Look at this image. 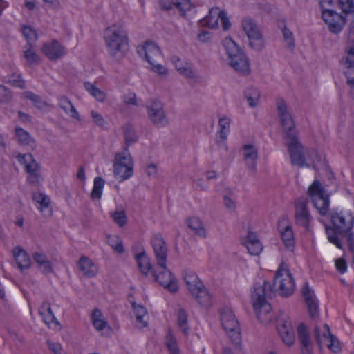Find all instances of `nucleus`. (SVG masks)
<instances>
[{"mask_svg":"<svg viewBox=\"0 0 354 354\" xmlns=\"http://www.w3.org/2000/svg\"><path fill=\"white\" fill-rule=\"evenodd\" d=\"M331 221L333 227L326 226V232L328 241L338 248L342 249V245L337 237V234L344 236L351 231L354 225V216L351 212H335L331 214Z\"/></svg>","mask_w":354,"mask_h":354,"instance_id":"f257e3e1","label":"nucleus"},{"mask_svg":"<svg viewBox=\"0 0 354 354\" xmlns=\"http://www.w3.org/2000/svg\"><path fill=\"white\" fill-rule=\"evenodd\" d=\"M104 38L108 52L112 57L128 48V34L122 24H115L107 27L104 31Z\"/></svg>","mask_w":354,"mask_h":354,"instance_id":"f03ea898","label":"nucleus"},{"mask_svg":"<svg viewBox=\"0 0 354 354\" xmlns=\"http://www.w3.org/2000/svg\"><path fill=\"white\" fill-rule=\"evenodd\" d=\"M268 288H269L268 291L272 293V287L268 281H264L263 285L255 283L252 292L253 307L256 310L257 317L261 322L263 323L269 322L272 319V317L269 315L271 306L267 303L266 299L268 295L266 292Z\"/></svg>","mask_w":354,"mask_h":354,"instance_id":"7ed1b4c3","label":"nucleus"},{"mask_svg":"<svg viewBox=\"0 0 354 354\" xmlns=\"http://www.w3.org/2000/svg\"><path fill=\"white\" fill-rule=\"evenodd\" d=\"M223 45L228 56L230 66L240 74L249 75L250 60L244 51L230 37L223 39Z\"/></svg>","mask_w":354,"mask_h":354,"instance_id":"20e7f679","label":"nucleus"},{"mask_svg":"<svg viewBox=\"0 0 354 354\" xmlns=\"http://www.w3.org/2000/svg\"><path fill=\"white\" fill-rule=\"evenodd\" d=\"M183 278L188 290L196 301L202 306H210L211 295L196 274L193 271L186 270L184 272Z\"/></svg>","mask_w":354,"mask_h":354,"instance_id":"39448f33","label":"nucleus"},{"mask_svg":"<svg viewBox=\"0 0 354 354\" xmlns=\"http://www.w3.org/2000/svg\"><path fill=\"white\" fill-rule=\"evenodd\" d=\"M308 194L314 207L322 216H325L329 208V195L318 180H315L308 189Z\"/></svg>","mask_w":354,"mask_h":354,"instance_id":"423d86ee","label":"nucleus"},{"mask_svg":"<svg viewBox=\"0 0 354 354\" xmlns=\"http://www.w3.org/2000/svg\"><path fill=\"white\" fill-rule=\"evenodd\" d=\"M241 25L248 38L250 47L257 52L264 49L266 42L263 36L254 21L250 17H246L242 20Z\"/></svg>","mask_w":354,"mask_h":354,"instance_id":"0eeeda50","label":"nucleus"},{"mask_svg":"<svg viewBox=\"0 0 354 354\" xmlns=\"http://www.w3.org/2000/svg\"><path fill=\"white\" fill-rule=\"evenodd\" d=\"M221 322L223 329L234 343H239L241 339L240 328L232 310L228 308H223L220 314Z\"/></svg>","mask_w":354,"mask_h":354,"instance_id":"6e6552de","label":"nucleus"},{"mask_svg":"<svg viewBox=\"0 0 354 354\" xmlns=\"http://www.w3.org/2000/svg\"><path fill=\"white\" fill-rule=\"evenodd\" d=\"M278 115L281 124L286 133V140L297 137V131L291 113L288 109V106L283 98H277L276 100Z\"/></svg>","mask_w":354,"mask_h":354,"instance_id":"1a4fd4ad","label":"nucleus"},{"mask_svg":"<svg viewBox=\"0 0 354 354\" xmlns=\"http://www.w3.org/2000/svg\"><path fill=\"white\" fill-rule=\"evenodd\" d=\"M274 286H277L279 295L283 297L291 295L295 290V281L290 270L283 267V264L277 270L274 278Z\"/></svg>","mask_w":354,"mask_h":354,"instance_id":"9d476101","label":"nucleus"},{"mask_svg":"<svg viewBox=\"0 0 354 354\" xmlns=\"http://www.w3.org/2000/svg\"><path fill=\"white\" fill-rule=\"evenodd\" d=\"M148 118L153 125L163 127L169 124V120L163 109L162 103L158 100H150L146 105Z\"/></svg>","mask_w":354,"mask_h":354,"instance_id":"9b49d317","label":"nucleus"},{"mask_svg":"<svg viewBox=\"0 0 354 354\" xmlns=\"http://www.w3.org/2000/svg\"><path fill=\"white\" fill-rule=\"evenodd\" d=\"M286 145L288 147V151L290 154V162L292 165L299 167H310V165L306 162L305 158L304 147L300 143L297 137H292V138L286 140Z\"/></svg>","mask_w":354,"mask_h":354,"instance_id":"f8f14e48","label":"nucleus"},{"mask_svg":"<svg viewBox=\"0 0 354 354\" xmlns=\"http://www.w3.org/2000/svg\"><path fill=\"white\" fill-rule=\"evenodd\" d=\"M133 162L129 154H117L114 162V175L119 181H124L133 175Z\"/></svg>","mask_w":354,"mask_h":354,"instance_id":"ddd939ff","label":"nucleus"},{"mask_svg":"<svg viewBox=\"0 0 354 354\" xmlns=\"http://www.w3.org/2000/svg\"><path fill=\"white\" fill-rule=\"evenodd\" d=\"M322 17L328 25L329 31L334 34L339 33L346 22V18L343 15L327 8H322Z\"/></svg>","mask_w":354,"mask_h":354,"instance_id":"4468645a","label":"nucleus"},{"mask_svg":"<svg viewBox=\"0 0 354 354\" xmlns=\"http://www.w3.org/2000/svg\"><path fill=\"white\" fill-rule=\"evenodd\" d=\"M308 200L305 198H300L295 201V220L297 226L304 227L306 231L309 230V224L312 221L308 208Z\"/></svg>","mask_w":354,"mask_h":354,"instance_id":"2eb2a0df","label":"nucleus"},{"mask_svg":"<svg viewBox=\"0 0 354 354\" xmlns=\"http://www.w3.org/2000/svg\"><path fill=\"white\" fill-rule=\"evenodd\" d=\"M156 266L158 268H165L167 260L168 248L165 241L160 234H154L151 240Z\"/></svg>","mask_w":354,"mask_h":354,"instance_id":"dca6fc26","label":"nucleus"},{"mask_svg":"<svg viewBox=\"0 0 354 354\" xmlns=\"http://www.w3.org/2000/svg\"><path fill=\"white\" fill-rule=\"evenodd\" d=\"M137 53L140 57H144L149 64H154L162 59V55L159 47L153 42L147 41L142 46H138Z\"/></svg>","mask_w":354,"mask_h":354,"instance_id":"f3484780","label":"nucleus"},{"mask_svg":"<svg viewBox=\"0 0 354 354\" xmlns=\"http://www.w3.org/2000/svg\"><path fill=\"white\" fill-rule=\"evenodd\" d=\"M160 268L162 270L158 273L155 270L153 271L152 275L154 279L170 292H176L178 289V282L171 272L167 269V263H165V268Z\"/></svg>","mask_w":354,"mask_h":354,"instance_id":"a211bd4d","label":"nucleus"},{"mask_svg":"<svg viewBox=\"0 0 354 354\" xmlns=\"http://www.w3.org/2000/svg\"><path fill=\"white\" fill-rule=\"evenodd\" d=\"M17 158L18 161L24 165L26 171L29 174V180L32 183L38 182L39 176L38 171L39 165L33 156L30 153L19 154Z\"/></svg>","mask_w":354,"mask_h":354,"instance_id":"6ab92c4d","label":"nucleus"},{"mask_svg":"<svg viewBox=\"0 0 354 354\" xmlns=\"http://www.w3.org/2000/svg\"><path fill=\"white\" fill-rule=\"evenodd\" d=\"M41 50L51 61H57L66 53L65 48L56 39L44 44Z\"/></svg>","mask_w":354,"mask_h":354,"instance_id":"aec40b11","label":"nucleus"},{"mask_svg":"<svg viewBox=\"0 0 354 354\" xmlns=\"http://www.w3.org/2000/svg\"><path fill=\"white\" fill-rule=\"evenodd\" d=\"M278 228L283 242L287 249L293 251L295 248V239L292 227L288 224V219L285 217L281 218L278 222Z\"/></svg>","mask_w":354,"mask_h":354,"instance_id":"412c9836","label":"nucleus"},{"mask_svg":"<svg viewBox=\"0 0 354 354\" xmlns=\"http://www.w3.org/2000/svg\"><path fill=\"white\" fill-rule=\"evenodd\" d=\"M302 295L308 307L309 314L312 319H315L319 317L318 302L314 295V292L306 282L302 288Z\"/></svg>","mask_w":354,"mask_h":354,"instance_id":"4be33fe9","label":"nucleus"},{"mask_svg":"<svg viewBox=\"0 0 354 354\" xmlns=\"http://www.w3.org/2000/svg\"><path fill=\"white\" fill-rule=\"evenodd\" d=\"M277 330L283 342L291 346L295 341V333L290 322L288 319H279Z\"/></svg>","mask_w":354,"mask_h":354,"instance_id":"5701e85b","label":"nucleus"},{"mask_svg":"<svg viewBox=\"0 0 354 354\" xmlns=\"http://www.w3.org/2000/svg\"><path fill=\"white\" fill-rule=\"evenodd\" d=\"M159 4L160 7L165 10H171L174 6L181 12L182 15H185L187 11L195 6L191 0H171V3L167 0H160Z\"/></svg>","mask_w":354,"mask_h":354,"instance_id":"b1692460","label":"nucleus"},{"mask_svg":"<svg viewBox=\"0 0 354 354\" xmlns=\"http://www.w3.org/2000/svg\"><path fill=\"white\" fill-rule=\"evenodd\" d=\"M247 241L245 242V245L251 255H259L262 250L263 246L259 240L256 233L249 231L247 235Z\"/></svg>","mask_w":354,"mask_h":354,"instance_id":"393cba45","label":"nucleus"},{"mask_svg":"<svg viewBox=\"0 0 354 354\" xmlns=\"http://www.w3.org/2000/svg\"><path fill=\"white\" fill-rule=\"evenodd\" d=\"M13 255L17 267L20 270H27L30 267L31 261L28 253L21 247L13 249Z\"/></svg>","mask_w":354,"mask_h":354,"instance_id":"a878e982","label":"nucleus"},{"mask_svg":"<svg viewBox=\"0 0 354 354\" xmlns=\"http://www.w3.org/2000/svg\"><path fill=\"white\" fill-rule=\"evenodd\" d=\"M244 159L248 168L253 171L256 170L257 159L258 158L257 150L252 145H245L243 147Z\"/></svg>","mask_w":354,"mask_h":354,"instance_id":"bb28decb","label":"nucleus"},{"mask_svg":"<svg viewBox=\"0 0 354 354\" xmlns=\"http://www.w3.org/2000/svg\"><path fill=\"white\" fill-rule=\"evenodd\" d=\"M298 339L301 346L303 354H310L311 348L310 347V341L307 327L303 323L299 324L297 327Z\"/></svg>","mask_w":354,"mask_h":354,"instance_id":"cd10ccee","label":"nucleus"},{"mask_svg":"<svg viewBox=\"0 0 354 354\" xmlns=\"http://www.w3.org/2000/svg\"><path fill=\"white\" fill-rule=\"evenodd\" d=\"M77 265L84 275L87 277H93L95 276L97 272L96 266L89 258L86 256H82L80 257Z\"/></svg>","mask_w":354,"mask_h":354,"instance_id":"c85d7f7f","label":"nucleus"},{"mask_svg":"<svg viewBox=\"0 0 354 354\" xmlns=\"http://www.w3.org/2000/svg\"><path fill=\"white\" fill-rule=\"evenodd\" d=\"M39 313L42 317L45 324L48 326H50V325L52 324H54L57 326H59V322L54 315L49 303L43 302L39 308Z\"/></svg>","mask_w":354,"mask_h":354,"instance_id":"c756f323","label":"nucleus"},{"mask_svg":"<svg viewBox=\"0 0 354 354\" xmlns=\"http://www.w3.org/2000/svg\"><path fill=\"white\" fill-rule=\"evenodd\" d=\"M221 10L218 8H212L209 10V15L205 18L200 20L201 26H208L210 28H218V21L220 17V12Z\"/></svg>","mask_w":354,"mask_h":354,"instance_id":"7c9ffc66","label":"nucleus"},{"mask_svg":"<svg viewBox=\"0 0 354 354\" xmlns=\"http://www.w3.org/2000/svg\"><path fill=\"white\" fill-rule=\"evenodd\" d=\"M135 259L140 272L144 275L147 276L149 271H151V273L153 272L154 270L150 262V259L147 256L145 251L136 254Z\"/></svg>","mask_w":354,"mask_h":354,"instance_id":"2f4dec72","label":"nucleus"},{"mask_svg":"<svg viewBox=\"0 0 354 354\" xmlns=\"http://www.w3.org/2000/svg\"><path fill=\"white\" fill-rule=\"evenodd\" d=\"M324 328L325 330L323 333V337L327 342L328 348L333 353H339L341 351L339 342L335 335L331 334L328 324H324Z\"/></svg>","mask_w":354,"mask_h":354,"instance_id":"473e14b6","label":"nucleus"},{"mask_svg":"<svg viewBox=\"0 0 354 354\" xmlns=\"http://www.w3.org/2000/svg\"><path fill=\"white\" fill-rule=\"evenodd\" d=\"M32 258L34 261L38 264L39 270L44 274H46L53 272L52 263L44 254L35 252L33 254Z\"/></svg>","mask_w":354,"mask_h":354,"instance_id":"72a5a7b5","label":"nucleus"},{"mask_svg":"<svg viewBox=\"0 0 354 354\" xmlns=\"http://www.w3.org/2000/svg\"><path fill=\"white\" fill-rule=\"evenodd\" d=\"M59 106L72 118L80 120V115L69 99L66 96H61L59 98Z\"/></svg>","mask_w":354,"mask_h":354,"instance_id":"f704fd0d","label":"nucleus"},{"mask_svg":"<svg viewBox=\"0 0 354 354\" xmlns=\"http://www.w3.org/2000/svg\"><path fill=\"white\" fill-rule=\"evenodd\" d=\"M15 133L18 139L19 142L24 146H29L30 147H35V140L30 135V133L21 127H16Z\"/></svg>","mask_w":354,"mask_h":354,"instance_id":"c9c22d12","label":"nucleus"},{"mask_svg":"<svg viewBox=\"0 0 354 354\" xmlns=\"http://www.w3.org/2000/svg\"><path fill=\"white\" fill-rule=\"evenodd\" d=\"M307 156L311 160V163L309 164L313 166L314 169H326L328 167L326 160H323L321 155L317 151L311 149L308 152Z\"/></svg>","mask_w":354,"mask_h":354,"instance_id":"e433bc0d","label":"nucleus"},{"mask_svg":"<svg viewBox=\"0 0 354 354\" xmlns=\"http://www.w3.org/2000/svg\"><path fill=\"white\" fill-rule=\"evenodd\" d=\"M177 324L180 331L187 335L190 332V327L188 324V317L186 311L180 308L177 312Z\"/></svg>","mask_w":354,"mask_h":354,"instance_id":"4c0bfd02","label":"nucleus"},{"mask_svg":"<svg viewBox=\"0 0 354 354\" xmlns=\"http://www.w3.org/2000/svg\"><path fill=\"white\" fill-rule=\"evenodd\" d=\"M125 144L127 148L131 145L136 142L138 140V136L136 133L133 127L130 124H125L122 127Z\"/></svg>","mask_w":354,"mask_h":354,"instance_id":"58836bf2","label":"nucleus"},{"mask_svg":"<svg viewBox=\"0 0 354 354\" xmlns=\"http://www.w3.org/2000/svg\"><path fill=\"white\" fill-rule=\"evenodd\" d=\"M187 225L194 233L201 237H206L205 230L201 221L197 217H192L187 220Z\"/></svg>","mask_w":354,"mask_h":354,"instance_id":"ea45409f","label":"nucleus"},{"mask_svg":"<svg viewBox=\"0 0 354 354\" xmlns=\"http://www.w3.org/2000/svg\"><path fill=\"white\" fill-rule=\"evenodd\" d=\"M245 97L247 99L248 104L251 107H255L260 97L259 91L254 87H249L245 91Z\"/></svg>","mask_w":354,"mask_h":354,"instance_id":"a19ab883","label":"nucleus"},{"mask_svg":"<svg viewBox=\"0 0 354 354\" xmlns=\"http://www.w3.org/2000/svg\"><path fill=\"white\" fill-rule=\"evenodd\" d=\"M223 199L225 207L230 212H234L236 209V202L234 199V192L231 189H225L223 195Z\"/></svg>","mask_w":354,"mask_h":354,"instance_id":"79ce46f5","label":"nucleus"},{"mask_svg":"<svg viewBox=\"0 0 354 354\" xmlns=\"http://www.w3.org/2000/svg\"><path fill=\"white\" fill-rule=\"evenodd\" d=\"M84 88L97 100L100 102H103L105 100L106 95L105 93L97 88L95 85L91 84L89 82H86L84 84Z\"/></svg>","mask_w":354,"mask_h":354,"instance_id":"37998d69","label":"nucleus"},{"mask_svg":"<svg viewBox=\"0 0 354 354\" xmlns=\"http://www.w3.org/2000/svg\"><path fill=\"white\" fill-rule=\"evenodd\" d=\"M104 180L102 177H96L94 179L93 187L91 193L92 199H100L102 196Z\"/></svg>","mask_w":354,"mask_h":354,"instance_id":"c03bdc74","label":"nucleus"},{"mask_svg":"<svg viewBox=\"0 0 354 354\" xmlns=\"http://www.w3.org/2000/svg\"><path fill=\"white\" fill-rule=\"evenodd\" d=\"M219 131L218 133L221 140L227 138L230 132V120L227 117H221L218 120Z\"/></svg>","mask_w":354,"mask_h":354,"instance_id":"a18cd8bd","label":"nucleus"},{"mask_svg":"<svg viewBox=\"0 0 354 354\" xmlns=\"http://www.w3.org/2000/svg\"><path fill=\"white\" fill-rule=\"evenodd\" d=\"M33 200L40 205L39 210L43 212L44 209L49 207L50 199L41 192H35L32 195Z\"/></svg>","mask_w":354,"mask_h":354,"instance_id":"49530a36","label":"nucleus"},{"mask_svg":"<svg viewBox=\"0 0 354 354\" xmlns=\"http://www.w3.org/2000/svg\"><path fill=\"white\" fill-rule=\"evenodd\" d=\"M5 81L15 87H19L22 89L26 87L25 81L19 73H13L7 75L5 77Z\"/></svg>","mask_w":354,"mask_h":354,"instance_id":"de8ad7c7","label":"nucleus"},{"mask_svg":"<svg viewBox=\"0 0 354 354\" xmlns=\"http://www.w3.org/2000/svg\"><path fill=\"white\" fill-rule=\"evenodd\" d=\"M109 245L118 253L122 254L124 248L122 245V241L120 236L117 235H109L107 236Z\"/></svg>","mask_w":354,"mask_h":354,"instance_id":"09e8293b","label":"nucleus"},{"mask_svg":"<svg viewBox=\"0 0 354 354\" xmlns=\"http://www.w3.org/2000/svg\"><path fill=\"white\" fill-rule=\"evenodd\" d=\"M165 344L170 354H180L176 340L171 331L166 335Z\"/></svg>","mask_w":354,"mask_h":354,"instance_id":"8fccbe9b","label":"nucleus"},{"mask_svg":"<svg viewBox=\"0 0 354 354\" xmlns=\"http://www.w3.org/2000/svg\"><path fill=\"white\" fill-rule=\"evenodd\" d=\"M110 217L120 227H123L127 222L126 213L123 209L111 212Z\"/></svg>","mask_w":354,"mask_h":354,"instance_id":"3c124183","label":"nucleus"},{"mask_svg":"<svg viewBox=\"0 0 354 354\" xmlns=\"http://www.w3.org/2000/svg\"><path fill=\"white\" fill-rule=\"evenodd\" d=\"M132 306L135 312L136 322L141 324L140 327H146L147 323L143 320V317L147 314L146 309L142 306L136 305V303H133Z\"/></svg>","mask_w":354,"mask_h":354,"instance_id":"603ef678","label":"nucleus"},{"mask_svg":"<svg viewBox=\"0 0 354 354\" xmlns=\"http://www.w3.org/2000/svg\"><path fill=\"white\" fill-rule=\"evenodd\" d=\"M24 57L30 66L38 65L40 63V58L32 48V45L28 46L24 51Z\"/></svg>","mask_w":354,"mask_h":354,"instance_id":"864d4df0","label":"nucleus"},{"mask_svg":"<svg viewBox=\"0 0 354 354\" xmlns=\"http://www.w3.org/2000/svg\"><path fill=\"white\" fill-rule=\"evenodd\" d=\"M21 32L27 40L28 46L32 45V44L37 39V34L36 31L29 26H23L21 28Z\"/></svg>","mask_w":354,"mask_h":354,"instance_id":"5fc2aeb1","label":"nucleus"},{"mask_svg":"<svg viewBox=\"0 0 354 354\" xmlns=\"http://www.w3.org/2000/svg\"><path fill=\"white\" fill-rule=\"evenodd\" d=\"M345 57L342 58V63L346 67L354 66V45L348 46L345 48Z\"/></svg>","mask_w":354,"mask_h":354,"instance_id":"6e6d98bb","label":"nucleus"},{"mask_svg":"<svg viewBox=\"0 0 354 354\" xmlns=\"http://www.w3.org/2000/svg\"><path fill=\"white\" fill-rule=\"evenodd\" d=\"M338 4L345 14L354 13V3L353 0H338Z\"/></svg>","mask_w":354,"mask_h":354,"instance_id":"4d7b16f0","label":"nucleus"},{"mask_svg":"<svg viewBox=\"0 0 354 354\" xmlns=\"http://www.w3.org/2000/svg\"><path fill=\"white\" fill-rule=\"evenodd\" d=\"M12 97V92L5 86L0 85V104L9 102Z\"/></svg>","mask_w":354,"mask_h":354,"instance_id":"13d9d810","label":"nucleus"},{"mask_svg":"<svg viewBox=\"0 0 354 354\" xmlns=\"http://www.w3.org/2000/svg\"><path fill=\"white\" fill-rule=\"evenodd\" d=\"M91 115L93 118V122L100 127H104L106 124L104 118L98 112L92 110L91 111Z\"/></svg>","mask_w":354,"mask_h":354,"instance_id":"bf43d9fd","label":"nucleus"},{"mask_svg":"<svg viewBox=\"0 0 354 354\" xmlns=\"http://www.w3.org/2000/svg\"><path fill=\"white\" fill-rule=\"evenodd\" d=\"M180 74L185 76L189 79H193L195 77L194 73L192 70V65L189 63L186 64V66H183L180 68V70L178 71Z\"/></svg>","mask_w":354,"mask_h":354,"instance_id":"052dcab7","label":"nucleus"},{"mask_svg":"<svg viewBox=\"0 0 354 354\" xmlns=\"http://www.w3.org/2000/svg\"><path fill=\"white\" fill-rule=\"evenodd\" d=\"M25 97L29 100L32 101L35 106L40 107L43 104V101L40 96L35 94L31 91H27L25 93Z\"/></svg>","mask_w":354,"mask_h":354,"instance_id":"680f3d73","label":"nucleus"},{"mask_svg":"<svg viewBox=\"0 0 354 354\" xmlns=\"http://www.w3.org/2000/svg\"><path fill=\"white\" fill-rule=\"evenodd\" d=\"M282 33L285 41L288 43V46L293 47L295 46L294 38L292 32L287 28L286 26L282 29Z\"/></svg>","mask_w":354,"mask_h":354,"instance_id":"e2e57ef3","label":"nucleus"},{"mask_svg":"<svg viewBox=\"0 0 354 354\" xmlns=\"http://www.w3.org/2000/svg\"><path fill=\"white\" fill-rule=\"evenodd\" d=\"M150 68L153 72L158 74L159 75H167L168 73L167 69L159 62H156L154 64H150Z\"/></svg>","mask_w":354,"mask_h":354,"instance_id":"0e129e2a","label":"nucleus"},{"mask_svg":"<svg viewBox=\"0 0 354 354\" xmlns=\"http://www.w3.org/2000/svg\"><path fill=\"white\" fill-rule=\"evenodd\" d=\"M48 349L54 354H62V347L59 343H55L50 340L46 341Z\"/></svg>","mask_w":354,"mask_h":354,"instance_id":"69168bd1","label":"nucleus"},{"mask_svg":"<svg viewBox=\"0 0 354 354\" xmlns=\"http://www.w3.org/2000/svg\"><path fill=\"white\" fill-rule=\"evenodd\" d=\"M219 19L221 21L223 30L227 31L230 29L231 24L227 15V13L224 10H221L220 12Z\"/></svg>","mask_w":354,"mask_h":354,"instance_id":"338daca9","label":"nucleus"},{"mask_svg":"<svg viewBox=\"0 0 354 354\" xmlns=\"http://www.w3.org/2000/svg\"><path fill=\"white\" fill-rule=\"evenodd\" d=\"M335 268L339 273H345L347 270V264L346 260L344 258H340L335 260Z\"/></svg>","mask_w":354,"mask_h":354,"instance_id":"774afa93","label":"nucleus"}]
</instances>
